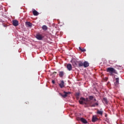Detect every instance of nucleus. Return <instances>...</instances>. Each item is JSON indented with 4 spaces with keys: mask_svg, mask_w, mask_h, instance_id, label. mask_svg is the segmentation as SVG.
<instances>
[{
    "mask_svg": "<svg viewBox=\"0 0 124 124\" xmlns=\"http://www.w3.org/2000/svg\"><path fill=\"white\" fill-rule=\"evenodd\" d=\"M106 71L107 72L110 73L111 75H112L113 74H118L117 70L113 67H108L107 68Z\"/></svg>",
    "mask_w": 124,
    "mask_h": 124,
    "instance_id": "nucleus-3",
    "label": "nucleus"
},
{
    "mask_svg": "<svg viewBox=\"0 0 124 124\" xmlns=\"http://www.w3.org/2000/svg\"><path fill=\"white\" fill-rule=\"evenodd\" d=\"M42 29L43 31H47V30H48V27H47V26L46 25H43Z\"/></svg>",
    "mask_w": 124,
    "mask_h": 124,
    "instance_id": "nucleus-17",
    "label": "nucleus"
},
{
    "mask_svg": "<svg viewBox=\"0 0 124 124\" xmlns=\"http://www.w3.org/2000/svg\"><path fill=\"white\" fill-rule=\"evenodd\" d=\"M73 64H74L75 67H77L83 66L84 68H87L89 66V63L88 62H74Z\"/></svg>",
    "mask_w": 124,
    "mask_h": 124,
    "instance_id": "nucleus-2",
    "label": "nucleus"
},
{
    "mask_svg": "<svg viewBox=\"0 0 124 124\" xmlns=\"http://www.w3.org/2000/svg\"><path fill=\"white\" fill-rule=\"evenodd\" d=\"M103 101L104 102V103H105L106 104H108V100H107V98H103Z\"/></svg>",
    "mask_w": 124,
    "mask_h": 124,
    "instance_id": "nucleus-19",
    "label": "nucleus"
},
{
    "mask_svg": "<svg viewBox=\"0 0 124 124\" xmlns=\"http://www.w3.org/2000/svg\"><path fill=\"white\" fill-rule=\"evenodd\" d=\"M33 15L34 16H38V15H39V13H38L36 10H34L32 12Z\"/></svg>",
    "mask_w": 124,
    "mask_h": 124,
    "instance_id": "nucleus-15",
    "label": "nucleus"
},
{
    "mask_svg": "<svg viewBox=\"0 0 124 124\" xmlns=\"http://www.w3.org/2000/svg\"><path fill=\"white\" fill-rule=\"evenodd\" d=\"M108 115L107 114H105V117H107Z\"/></svg>",
    "mask_w": 124,
    "mask_h": 124,
    "instance_id": "nucleus-29",
    "label": "nucleus"
},
{
    "mask_svg": "<svg viewBox=\"0 0 124 124\" xmlns=\"http://www.w3.org/2000/svg\"><path fill=\"white\" fill-rule=\"evenodd\" d=\"M57 74V73L56 72H54L53 73V74Z\"/></svg>",
    "mask_w": 124,
    "mask_h": 124,
    "instance_id": "nucleus-28",
    "label": "nucleus"
},
{
    "mask_svg": "<svg viewBox=\"0 0 124 124\" xmlns=\"http://www.w3.org/2000/svg\"><path fill=\"white\" fill-rule=\"evenodd\" d=\"M102 110V109L101 108V110Z\"/></svg>",
    "mask_w": 124,
    "mask_h": 124,
    "instance_id": "nucleus-31",
    "label": "nucleus"
},
{
    "mask_svg": "<svg viewBox=\"0 0 124 124\" xmlns=\"http://www.w3.org/2000/svg\"><path fill=\"white\" fill-rule=\"evenodd\" d=\"M65 75V72L64 71H59V76L60 78H63V77Z\"/></svg>",
    "mask_w": 124,
    "mask_h": 124,
    "instance_id": "nucleus-6",
    "label": "nucleus"
},
{
    "mask_svg": "<svg viewBox=\"0 0 124 124\" xmlns=\"http://www.w3.org/2000/svg\"><path fill=\"white\" fill-rule=\"evenodd\" d=\"M13 25L15 26V27H17V26L19 25V21L16 20H13Z\"/></svg>",
    "mask_w": 124,
    "mask_h": 124,
    "instance_id": "nucleus-11",
    "label": "nucleus"
},
{
    "mask_svg": "<svg viewBox=\"0 0 124 124\" xmlns=\"http://www.w3.org/2000/svg\"><path fill=\"white\" fill-rule=\"evenodd\" d=\"M98 101H97V102L93 104H92V102L89 101V102H87L86 101L85 98L83 97H81L80 98V99L79 100V103L80 105H85L84 107L85 108H88V107H95L96 106H98Z\"/></svg>",
    "mask_w": 124,
    "mask_h": 124,
    "instance_id": "nucleus-1",
    "label": "nucleus"
},
{
    "mask_svg": "<svg viewBox=\"0 0 124 124\" xmlns=\"http://www.w3.org/2000/svg\"><path fill=\"white\" fill-rule=\"evenodd\" d=\"M103 111L97 109L96 114L100 116H103Z\"/></svg>",
    "mask_w": 124,
    "mask_h": 124,
    "instance_id": "nucleus-14",
    "label": "nucleus"
},
{
    "mask_svg": "<svg viewBox=\"0 0 124 124\" xmlns=\"http://www.w3.org/2000/svg\"><path fill=\"white\" fill-rule=\"evenodd\" d=\"M89 99L90 100V101H92V100H93V96H89Z\"/></svg>",
    "mask_w": 124,
    "mask_h": 124,
    "instance_id": "nucleus-20",
    "label": "nucleus"
},
{
    "mask_svg": "<svg viewBox=\"0 0 124 124\" xmlns=\"http://www.w3.org/2000/svg\"><path fill=\"white\" fill-rule=\"evenodd\" d=\"M51 82H52V83H53V84L55 83V80H52Z\"/></svg>",
    "mask_w": 124,
    "mask_h": 124,
    "instance_id": "nucleus-24",
    "label": "nucleus"
},
{
    "mask_svg": "<svg viewBox=\"0 0 124 124\" xmlns=\"http://www.w3.org/2000/svg\"><path fill=\"white\" fill-rule=\"evenodd\" d=\"M63 93H64V94L63 95L62 93H59V95L63 98H66L68 96V94H71V92H66L63 91Z\"/></svg>",
    "mask_w": 124,
    "mask_h": 124,
    "instance_id": "nucleus-5",
    "label": "nucleus"
},
{
    "mask_svg": "<svg viewBox=\"0 0 124 124\" xmlns=\"http://www.w3.org/2000/svg\"><path fill=\"white\" fill-rule=\"evenodd\" d=\"M98 120V118H97V117L96 116V115H93L92 117V122L94 123L95 122H97Z\"/></svg>",
    "mask_w": 124,
    "mask_h": 124,
    "instance_id": "nucleus-10",
    "label": "nucleus"
},
{
    "mask_svg": "<svg viewBox=\"0 0 124 124\" xmlns=\"http://www.w3.org/2000/svg\"><path fill=\"white\" fill-rule=\"evenodd\" d=\"M71 62H88L86 61H78V60L75 59V58H73L72 59V60L71 61Z\"/></svg>",
    "mask_w": 124,
    "mask_h": 124,
    "instance_id": "nucleus-8",
    "label": "nucleus"
},
{
    "mask_svg": "<svg viewBox=\"0 0 124 124\" xmlns=\"http://www.w3.org/2000/svg\"><path fill=\"white\" fill-rule=\"evenodd\" d=\"M119 78H116V81L115 82V86L119 85Z\"/></svg>",
    "mask_w": 124,
    "mask_h": 124,
    "instance_id": "nucleus-16",
    "label": "nucleus"
},
{
    "mask_svg": "<svg viewBox=\"0 0 124 124\" xmlns=\"http://www.w3.org/2000/svg\"><path fill=\"white\" fill-rule=\"evenodd\" d=\"M89 98L87 97L85 99V101L87 102H92V104H93V101H90V100H89Z\"/></svg>",
    "mask_w": 124,
    "mask_h": 124,
    "instance_id": "nucleus-18",
    "label": "nucleus"
},
{
    "mask_svg": "<svg viewBox=\"0 0 124 124\" xmlns=\"http://www.w3.org/2000/svg\"><path fill=\"white\" fill-rule=\"evenodd\" d=\"M118 67H119L120 68H122V65H118Z\"/></svg>",
    "mask_w": 124,
    "mask_h": 124,
    "instance_id": "nucleus-27",
    "label": "nucleus"
},
{
    "mask_svg": "<svg viewBox=\"0 0 124 124\" xmlns=\"http://www.w3.org/2000/svg\"><path fill=\"white\" fill-rule=\"evenodd\" d=\"M80 95V93H76L75 94L76 97H79V95Z\"/></svg>",
    "mask_w": 124,
    "mask_h": 124,
    "instance_id": "nucleus-21",
    "label": "nucleus"
},
{
    "mask_svg": "<svg viewBox=\"0 0 124 124\" xmlns=\"http://www.w3.org/2000/svg\"><path fill=\"white\" fill-rule=\"evenodd\" d=\"M3 25V26L4 27V28H6V25H4V24H2Z\"/></svg>",
    "mask_w": 124,
    "mask_h": 124,
    "instance_id": "nucleus-26",
    "label": "nucleus"
},
{
    "mask_svg": "<svg viewBox=\"0 0 124 124\" xmlns=\"http://www.w3.org/2000/svg\"><path fill=\"white\" fill-rule=\"evenodd\" d=\"M60 83H59V86L60 87L61 89L64 87V80H60Z\"/></svg>",
    "mask_w": 124,
    "mask_h": 124,
    "instance_id": "nucleus-9",
    "label": "nucleus"
},
{
    "mask_svg": "<svg viewBox=\"0 0 124 124\" xmlns=\"http://www.w3.org/2000/svg\"><path fill=\"white\" fill-rule=\"evenodd\" d=\"M25 25L27 28H29V27H32V23H31L29 21H26L25 22Z\"/></svg>",
    "mask_w": 124,
    "mask_h": 124,
    "instance_id": "nucleus-12",
    "label": "nucleus"
},
{
    "mask_svg": "<svg viewBox=\"0 0 124 124\" xmlns=\"http://www.w3.org/2000/svg\"><path fill=\"white\" fill-rule=\"evenodd\" d=\"M35 37L38 40H43L44 35H43V33L41 34L40 33H37L36 34Z\"/></svg>",
    "mask_w": 124,
    "mask_h": 124,
    "instance_id": "nucleus-4",
    "label": "nucleus"
},
{
    "mask_svg": "<svg viewBox=\"0 0 124 124\" xmlns=\"http://www.w3.org/2000/svg\"><path fill=\"white\" fill-rule=\"evenodd\" d=\"M76 98L78 100V99H79V96H76Z\"/></svg>",
    "mask_w": 124,
    "mask_h": 124,
    "instance_id": "nucleus-23",
    "label": "nucleus"
},
{
    "mask_svg": "<svg viewBox=\"0 0 124 124\" xmlns=\"http://www.w3.org/2000/svg\"><path fill=\"white\" fill-rule=\"evenodd\" d=\"M81 52H86V49H82Z\"/></svg>",
    "mask_w": 124,
    "mask_h": 124,
    "instance_id": "nucleus-22",
    "label": "nucleus"
},
{
    "mask_svg": "<svg viewBox=\"0 0 124 124\" xmlns=\"http://www.w3.org/2000/svg\"><path fill=\"white\" fill-rule=\"evenodd\" d=\"M78 121H80V122H82L83 124H88V121L86 120L85 119L83 118H77Z\"/></svg>",
    "mask_w": 124,
    "mask_h": 124,
    "instance_id": "nucleus-7",
    "label": "nucleus"
},
{
    "mask_svg": "<svg viewBox=\"0 0 124 124\" xmlns=\"http://www.w3.org/2000/svg\"><path fill=\"white\" fill-rule=\"evenodd\" d=\"M67 69L68 71H70L71 70H72V65L70 63H68L67 64Z\"/></svg>",
    "mask_w": 124,
    "mask_h": 124,
    "instance_id": "nucleus-13",
    "label": "nucleus"
},
{
    "mask_svg": "<svg viewBox=\"0 0 124 124\" xmlns=\"http://www.w3.org/2000/svg\"><path fill=\"white\" fill-rule=\"evenodd\" d=\"M78 49H79L80 51H82V48H81L80 46L78 47Z\"/></svg>",
    "mask_w": 124,
    "mask_h": 124,
    "instance_id": "nucleus-25",
    "label": "nucleus"
},
{
    "mask_svg": "<svg viewBox=\"0 0 124 124\" xmlns=\"http://www.w3.org/2000/svg\"><path fill=\"white\" fill-rule=\"evenodd\" d=\"M93 101H96V99H93Z\"/></svg>",
    "mask_w": 124,
    "mask_h": 124,
    "instance_id": "nucleus-30",
    "label": "nucleus"
}]
</instances>
